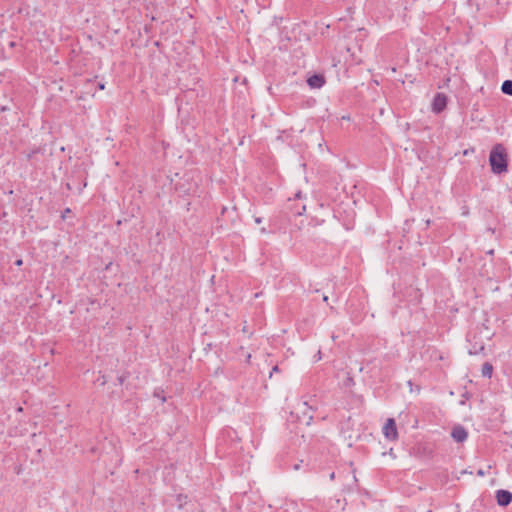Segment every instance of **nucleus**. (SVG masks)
I'll return each instance as SVG.
<instances>
[{
	"label": "nucleus",
	"instance_id": "6e6552de",
	"mask_svg": "<svg viewBox=\"0 0 512 512\" xmlns=\"http://www.w3.org/2000/svg\"><path fill=\"white\" fill-rule=\"evenodd\" d=\"M502 91H503L505 94L512 95V81H510V80H506V81L502 84Z\"/></svg>",
	"mask_w": 512,
	"mask_h": 512
},
{
	"label": "nucleus",
	"instance_id": "1a4fd4ad",
	"mask_svg": "<svg viewBox=\"0 0 512 512\" xmlns=\"http://www.w3.org/2000/svg\"><path fill=\"white\" fill-rule=\"evenodd\" d=\"M16 264H17L18 266L22 265V260H18V261L16 262Z\"/></svg>",
	"mask_w": 512,
	"mask_h": 512
},
{
	"label": "nucleus",
	"instance_id": "7ed1b4c3",
	"mask_svg": "<svg viewBox=\"0 0 512 512\" xmlns=\"http://www.w3.org/2000/svg\"><path fill=\"white\" fill-rule=\"evenodd\" d=\"M446 105L447 97L442 93L436 94L432 103L433 111L436 113H440L446 108Z\"/></svg>",
	"mask_w": 512,
	"mask_h": 512
},
{
	"label": "nucleus",
	"instance_id": "0eeeda50",
	"mask_svg": "<svg viewBox=\"0 0 512 512\" xmlns=\"http://www.w3.org/2000/svg\"><path fill=\"white\" fill-rule=\"evenodd\" d=\"M493 373V366L491 363L486 362L482 366V374L487 377H491Z\"/></svg>",
	"mask_w": 512,
	"mask_h": 512
},
{
	"label": "nucleus",
	"instance_id": "39448f33",
	"mask_svg": "<svg viewBox=\"0 0 512 512\" xmlns=\"http://www.w3.org/2000/svg\"><path fill=\"white\" fill-rule=\"evenodd\" d=\"M453 439L457 442H463L467 438V431L461 426H455L451 433Z\"/></svg>",
	"mask_w": 512,
	"mask_h": 512
},
{
	"label": "nucleus",
	"instance_id": "f03ea898",
	"mask_svg": "<svg viewBox=\"0 0 512 512\" xmlns=\"http://www.w3.org/2000/svg\"><path fill=\"white\" fill-rule=\"evenodd\" d=\"M383 433L389 440H396L398 437L395 420L389 418L383 427Z\"/></svg>",
	"mask_w": 512,
	"mask_h": 512
},
{
	"label": "nucleus",
	"instance_id": "20e7f679",
	"mask_svg": "<svg viewBox=\"0 0 512 512\" xmlns=\"http://www.w3.org/2000/svg\"><path fill=\"white\" fill-rule=\"evenodd\" d=\"M497 503L501 506H507L512 500V494L506 490H499L496 494Z\"/></svg>",
	"mask_w": 512,
	"mask_h": 512
},
{
	"label": "nucleus",
	"instance_id": "f257e3e1",
	"mask_svg": "<svg viewBox=\"0 0 512 512\" xmlns=\"http://www.w3.org/2000/svg\"><path fill=\"white\" fill-rule=\"evenodd\" d=\"M490 164L493 172L502 173L507 169V153L506 149L501 145L497 144L491 151Z\"/></svg>",
	"mask_w": 512,
	"mask_h": 512
},
{
	"label": "nucleus",
	"instance_id": "423d86ee",
	"mask_svg": "<svg viewBox=\"0 0 512 512\" xmlns=\"http://www.w3.org/2000/svg\"><path fill=\"white\" fill-rule=\"evenodd\" d=\"M324 79L322 76H312L308 79V84L313 88H319L323 85Z\"/></svg>",
	"mask_w": 512,
	"mask_h": 512
}]
</instances>
